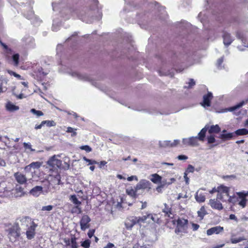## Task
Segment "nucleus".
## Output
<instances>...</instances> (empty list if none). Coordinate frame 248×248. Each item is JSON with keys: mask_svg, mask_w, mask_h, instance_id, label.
<instances>
[{"mask_svg": "<svg viewBox=\"0 0 248 248\" xmlns=\"http://www.w3.org/2000/svg\"><path fill=\"white\" fill-rule=\"evenodd\" d=\"M229 187L227 186H221L218 187L217 199L221 200L222 202H232V198L229 194Z\"/></svg>", "mask_w": 248, "mask_h": 248, "instance_id": "obj_1", "label": "nucleus"}, {"mask_svg": "<svg viewBox=\"0 0 248 248\" xmlns=\"http://www.w3.org/2000/svg\"><path fill=\"white\" fill-rule=\"evenodd\" d=\"M139 217L140 225L142 224H153L154 223H158L159 218L157 215L148 214L147 215Z\"/></svg>", "mask_w": 248, "mask_h": 248, "instance_id": "obj_2", "label": "nucleus"}, {"mask_svg": "<svg viewBox=\"0 0 248 248\" xmlns=\"http://www.w3.org/2000/svg\"><path fill=\"white\" fill-rule=\"evenodd\" d=\"M176 221L177 227L175 230V232L178 234L179 233H186L188 220L183 218H179Z\"/></svg>", "mask_w": 248, "mask_h": 248, "instance_id": "obj_3", "label": "nucleus"}, {"mask_svg": "<svg viewBox=\"0 0 248 248\" xmlns=\"http://www.w3.org/2000/svg\"><path fill=\"white\" fill-rule=\"evenodd\" d=\"M20 234V227L18 223L14 224L9 229L8 237L11 242L15 241Z\"/></svg>", "mask_w": 248, "mask_h": 248, "instance_id": "obj_4", "label": "nucleus"}, {"mask_svg": "<svg viewBox=\"0 0 248 248\" xmlns=\"http://www.w3.org/2000/svg\"><path fill=\"white\" fill-rule=\"evenodd\" d=\"M34 222L33 220L29 217H19L16 223H18L23 229H26Z\"/></svg>", "mask_w": 248, "mask_h": 248, "instance_id": "obj_5", "label": "nucleus"}, {"mask_svg": "<svg viewBox=\"0 0 248 248\" xmlns=\"http://www.w3.org/2000/svg\"><path fill=\"white\" fill-rule=\"evenodd\" d=\"M136 224L140 225L139 217L133 216L126 218L124 225L127 229L131 230L133 226Z\"/></svg>", "mask_w": 248, "mask_h": 248, "instance_id": "obj_6", "label": "nucleus"}, {"mask_svg": "<svg viewBox=\"0 0 248 248\" xmlns=\"http://www.w3.org/2000/svg\"><path fill=\"white\" fill-rule=\"evenodd\" d=\"M182 144L185 147L197 146L199 145L198 137H191L188 138H184L182 140Z\"/></svg>", "mask_w": 248, "mask_h": 248, "instance_id": "obj_7", "label": "nucleus"}, {"mask_svg": "<svg viewBox=\"0 0 248 248\" xmlns=\"http://www.w3.org/2000/svg\"><path fill=\"white\" fill-rule=\"evenodd\" d=\"M14 176L16 182L20 185H25L28 181L26 176L21 172H15ZM30 180L31 179H29V180Z\"/></svg>", "mask_w": 248, "mask_h": 248, "instance_id": "obj_8", "label": "nucleus"}, {"mask_svg": "<svg viewBox=\"0 0 248 248\" xmlns=\"http://www.w3.org/2000/svg\"><path fill=\"white\" fill-rule=\"evenodd\" d=\"M42 165V163L36 161L31 163L30 164L25 166L24 170L26 172H31V173H35V170L39 169Z\"/></svg>", "mask_w": 248, "mask_h": 248, "instance_id": "obj_9", "label": "nucleus"}, {"mask_svg": "<svg viewBox=\"0 0 248 248\" xmlns=\"http://www.w3.org/2000/svg\"><path fill=\"white\" fill-rule=\"evenodd\" d=\"M37 227V224L33 222L32 224H31L29 226L26 230V236L28 239H31L34 238L35 235V229Z\"/></svg>", "mask_w": 248, "mask_h": 248, "instance_id": "obj_10", "label": "nucleus"}, {"mask_svg": "<svg viewBox=\"0 0 248 248\" xmlns=\"http://www.w3.org/2000/svg\"><path fill=\"white\" fill-rule=\"evenodd\" d=\"M151 183L146 180H141L139 183L136 185V190H139L140 189H147L149 190L151 187Z\"/></svg>", "mask_w": 248, "mask_h": 248, "instance_id": "obj_11", "label": "nucleus"}, {"mask_svg": "<svg viewBox=\"0 0 248 248\" xmlns=\"http://www.w3.org/2000/svg\"><path fill=\"white\" fill-rule=\"evenodd\" d=\"M91 221L90 217L86 215H83L80 221L81 229L85 231L90 227L89 222Z\"/></svg>", "mask_w": 248, "mask_h": 248, "instance_id": "obj_12", "label": "nucleus"}, {"mask_svg": "<svg viewBox=\"0 0 248 248\" xmlns=\"http://www.w3.org/2000/svg\"><path fill=\"white\" fill-rule=\"evenodd\" d=\"M69 74L74 78H77L78 79L83 81H90L91 78L85 74H82L76 71H73L69 73Z\"/></svg>", "mask_w": 248, "mask_h": 248, "instance_id": "obj_13", "label": "nucleus"}, {"mask_svg": "<svg viewBox=\"0 0 248 248\" xmlns=\"http://www.w3.org/2000/svg\"><path fill=\"white\" fill-rule=\"evenodd\" d=\"M47 164L53 168H60L62 165V161L58 159L56 155H54L47 161Z\"/></svg>", "mask_w": 248, "mask_h": 248, "instance_id": "obj_14", "label": "nucleus"}, {"mask_svg": "<svg viewBox=\"0 0 248 248\" xmlns=\"http://www.w3.org/2000/svg\"><path fill=\"white\" fill-rule=\"evenodd\" d=\"M213 96L211 92H208L206 94L203 96V101L201 103V105L204 108L210 107L211 105L210 101L212 99Z\"/></svg>", "mask_w": 248, "mask_h": 248, "instance_id": "obj_15", "label": "nucleus"}, {"mask_svg": "<svg viewBox=\"0 0 248 248\" xmlns=\"http://www.w3.org/2000/svg\"><path fill=\"white\" fill-rule=\"evenodd\" d=\"M34 39L30 36H25L22 39V42L23 45L28 47H32L34 46Z\"/></svg>", "mask_w": 248, "mask_h": 248, "instance_id": "obj_16", "label": "nucleus"}, {"mask_svg": "<svg viewBox=\"0 0 248 248\" xmlns=\"http://www.w3.org/2000/svg\"><path fill=\"white\" fill-rule=\"evenodd\" d=\"M222 37L224 45L226 46H229L233 40V38L231 36L230 34L226 31L223 32Z\"/></svg>", "mask_w": 248, "mask_h": 248, "instance_id": "obj_17", "label": "nucleus"}, {"mask_svg": "<svg viewBox=\"0 0 248 248\" xmlns=\"http://www.w3.org/2000/svg\"><path fill=\"white\" fill-rule=\"evenodd\" d=\"M209 204L212 208L218 210H221L223 208L221 203L218 201L217 199H210Z\"/></svg>", "mask_w": 248, "mask_h": 248, "instance_id": "obj_18", "label": "nucleus"}, {"mask_svg": "<svg viewBox=\"0 0 248 248\" xmlns=\"http://www.w3.org/2000/svg\"><path fill=\"white\" fill-rule=\"evenodd\" d=\"M223 231V227L220 226L212 227L207 230V234L211 235L213 234H218Z\"/></svg>", "mask_w": 248, "mask_h": 248, "instance_id": "obj_19", "label": "nucleus"}, {"mask_svg": "<svg viewBox=\"0 0 248 248\" xmlns=\"http://www.w3.org/2000/svg\"><path fill=\"white\" fill-rule=\"evenodd\" d=\"M237 195L242 199L239 202V204L244 207L246 204V200L245 199V197L248 195V191L245 192L244 191L243 192H239L236 193Z\"/></svg>", "mask_w": 248, "mask_h": 248, "instance_id": "obj_20", "label": "nucleus"}, {"mask_svg": "<svg viewBox=\"0 0 248 248\" xmlns=\"http://www.w3.org/2000/svg\"><path fill=\"white\" fill-rule=\"evenodd\" d=\"M43 192V187L41 186H36L32 188L30 193L34 197L39 196Z\"/></svg>", "mask_w": 248, "mask_h": 248, "instance_id": "obj_21", "label": "nucleus"}, {"mask_svg": "<svg viewBox=\"0 0 248 248\" xmlns=\"http://www.w3.org/2000/svg\"><path fill=\"white\" fill-rule=\"evenodd\" d=\"M248 102V100L245 101H242L241 102H240L239 104L235 105L234 106H233L232 107H231L227 109H225L223 111H222V112H226L228 111H233L239 108H240L242 107L245 103H246Z\"/></svg>", "mask_w": 248, "mask_h": 248, "instance_id": "obj_22", "label": "nucleus"}, {"mask_svg": "<svg viewBox=\"0 0 248 248\" xmlns=\"http://www.w3.org/2000/svg\"><path fill=\"white\" fill-rule=\"evenodd\" d=\"M208 129V126L206 125L204 128H203L201 131L198 134V140H200L201 141H204V138L205 137L206 133Z\"/></svg>", "mask_w": 248, "mask_h": 248, "instance_id": "obj_23", "label": "nucleus"}, {"mask_svg": "<svg viewBox=\"0 0 248 248\" xmlns=\"http://www.w3.org/2000/svg\"><path fill=\"white\" fill-rule=\"evenodd\" d=\"M195 198L196 201L198 202H204L205 200V195L203 193L200 192V190H198L196 193Z\"/></svg>", "mask_w": 248, "mask_h": 248, "instance_id": "obj_24", "label": "nucleus"}, {"mask_svg": "<svg viewBox=\"0 0 248 248\" xmlns=\"http://www.w3.org/2000/svg\"><path fill=\"white\" fill-rule=\"evenodd\" d=\"M138 191V190H136V187L135 188H133L132 186H131L126 189V194L133 198H136L137 197L136 192Z\"/></svg>", "mask_w": 248, "mask_h": 248, "instance_id": "obj_25", "label": "nucleus"}, {"mask_svg": "<svg viewBox=\"0 0 248 248\" xmlns=\"http://www.w3.org/2000/svg\"><path fill=\"white\" fill-rule=\"evenodd\" d=\"M208 132L210 134L212 133H218L220 131V128L218 124L212 125L208 129Z\"/></svg>", "mask_w": 248, "mask_h": 248, "instance_id": "obj_26", "label": "nucleus"}, {"mask_svg": "<svg viewBox=\"0 0 248 248\" xmlns=\"http://www.w3.org/2000/svg\"><path fill=\"white\" fill-rule=\"evenodd\" d=\"M151 181L155 184H158L161 182L162 177L156 173L153 174L151 175Z\"/></svg>", "mask_w": 248, "mask_h": 248, "instance_id": "obj_27", "label": "nucleus"}, {"mask_svg": "<svg viewBox=\"0 0 248 248\" xmlns=\"http://www.w3.org/2000/svg\"><path fill=\"white\" fill-rule=\"evenodd\" d=\"M6 107L7 109L10 111H14L19 109V107L18 106H16L10 102H8L6 104Z\"/></svg>", "mask_w": 248, "mask_h": 248, "instance_id": "obj_28", "label": "nucleus"}, {"mask_svg": "<svg viewBox=\"0 0 248 248\" xmlns=\"http://www.w3.org/2000/svg\"><path fill=\"white\" fill-rule=\"evenodd\" d=\"M198 216L200 217L201 220H202L204 217L207 214V213L204 206H202L200 209L197 212Z\"/></svg>", "mask_w": 248, "mask_h": 248, "instance_id": "obj_29", "label": "nucleus"}, {"mask_svg": "<svg viewBox=\"0 0 248 248\" xmlns=\"http://www.w3.org/2000/svg\"><path fill=\"white\" fill-rule=\"evenodd\" d=\"M15 191L16 193L15 195L16 197H22L24 195V188L21 186L16 187Z\"/></svg>", "mask_w": 248, "mask_h": 248, "instance_id": "obj_30", "label": "nucleus"}, {"mask_svg": "<svg viewBox=\"0 0 248 248\" xmlns=\"http://www.w3.org/2000/svg\"><path fill=\"white\" fill-rule=\"evenodd\" d=\"M171 141L170 140H164V141H159V145L160 147H171Z\"/></svg>", "mask_w": 248, "mask_h": 248, "instance_id": "obj_31", "label": "nucleus"}, {"mask_svg": "<svg viewBox=\"0 0 248 248\" xmlns=\"http://www.w3.org/2000/svg\"><path fill=\"white\" fill-rule=\"evenodd\" d=\"M233 137V133H227V134H224V133H222L220 136H219V138L225 140H230V139H231Z\"/></svg>", "mask_w": 248, "mask_h": 248, "instance_id": "obj_32", "label": "nucleus"}, {"mask_svg": "<svg viewBox=\"0 0 248 248\" xmlns=\"http://www.w3.org/2000/svg\"><path fill=\"white\" fill-rule=\"evenodd\" d=\"M235 134L237 136L248 134V130L246 128L239 129L235 131Z\"/></svg>", "mask_w": 248, "mask_h": 248, "instance_id": "obj_33", "label": "nucleus"}, {"mask_svg": "<svg viewBox=\"0 0 248 248\" xmlns=\"http://www.w3.org/2000/svg\"><path fill=\"white\" fill-rule=\"evenodd\" d=\"M70 200L71 202L74 203L76 206H79L81 204V202L78 200L76 195H71L70 198Z\"/></svg>", "mask_w": 248, "mask_h": 248, "instance_id": "obj_34", "label": "nucleus"}, {"mask_svg": "<svg viewBox=\"0 0 248 248\" xmlns=\"http://www.w3.org/2000/svg\"><path fill=\"white\" fill-rule=\"evenodd\" d=\"M30 111L33 114L36 116L37 117H39L44 115V113H43L42 111H41L40 110H37L35 109V108H31V109Z\"/></svg>", "mask_w": 248, "mask_h": 248, "instance_id": "obj_35", "label": "nucleus"}, {"mask_svg": "<svg viewBox=\"0 0 248 248\" xmlns=\"http://www.w3.org/2000/svg\"><path fill=\"white\" fill-rule=\"evenodd\" d=\"M44 125L46 124L47 127L55 126L56 123L54 121L45 120L43 121Z\"/></svg>", "mask_w": 248, "mask_h": 248, "instance_id": "obj_36", "label": "nucleus"}, {"mask_svg": "<svg viewBox=\"0 0 248 248\" xmlns=\"http://www.w3.org/2000/svg\"><path fill=\"white\" fill-rule=\"evenodd\" d=\"M7 82L2 81L0 84V93H4L7 90Z\"/></svg>", "mask_w": 248, "mask_h": 248, "instance_id": "obj_37", "label": "nucleus"}, {"mask_svg": "<svg viewBox=\"0 0 248 248\" xmlns=\"http://www.w3.org/2000/svg\"><path fill=\"white\" fill-rule=\"evenodd\" d=\"M246 239V238L244 237H240L238 238H231V241L232 244H236Z\"/></svg>", "mask_w": 248, "mask_h": 248, "instance_id": "obj_38", "label": "nucleus"}, {"mask_svg": "<svg viewBox=\"0 0 248 248\" xmlns=\"http://www.w3.org/2000/svg\"><path fill=\"white\" fill-rule=\"evenodd\" d=\"M76 129H74L73 128L71 127H68L67 128L66 132L67 133H71V136L72 137H75L77 135V133L76 132Z\"/></svg>", "mask_w": 248, "mask_h": 248, "instance_id": "obj_39", "label": "nucleus"}, {"mask_svg": "<svg viewBox=\"0 0 248 248\" xmlns=\"http://www.w3.org/2000/svg\"><path fill=\"white\" fill-rule=\"evenodd\" d=\"M19 55L18 54H15L13 56V60L14 62L15 65L17 66L19 62Z\"/></svg>", "mask_w": 248, "mask_h": 248, "instance_id": "obj_40", "label": "nucleus"}, {"mask_svg": "<svg viewBox=\"0 0 248 248\" xmlns=\"http://www.w3.org/2000/svg\"><path fill=\"white\" fill-rule=\"evenodd\" d=\"M53 206L51 205H49L47 206H44L42 207L41 210L43 211H50L53 209Z\"/></svg>", "mask_w": 248, "mask_h": 248, "instance_id": "obj_41", "label": "nucleus"}, {"mask_svg": "<svg viewBox=\"0 0 248 248\" xmlns=\"http://www.w3.org/2000/svg\"><path fill=\"white\" fill-rule=\"evenodd\" d=\"M194 170H195V168H194V166H193L191 165H188V167L185 172H186V174H187L188 173H190V172L192 173L194 171Z\"/></svg>", "mask_w": 248, "mask_h": 248, "instance_id": "obj_42", "label": "nucleus"}, {"mask_svg": "<svg viewBox=\"0 0 248 248\" xmlns=\"http://www.w3.org/2000/svg\"><path fill=\"white\" fill-rule=\"evenodd\" d=\"M81 246L84 248H89L90 246V241L89 240H86L83 241Z\"/></svg>", "mask_w": 248, "mask_h": 248, "instance_id": "obj_43", "label": "nucleus"}, {"mask_svg": "<svg viewBox=\"0 0 248 248\" xmlns=\"http://www.w3.org/2000/svg\"><path fill=\"white\" fill-rule=\"evenodd\" d=\"M83 159L86 162H88V165L95 164L97 163L96 161L88 159L86 157H83Z\"/></svg>", "mask_w": 248, "mask_h": 248, "instance_id": "obj_44", "label": "nucleus"}, {"mask_svg": "<svg viewBox=\"0 0 248 248\" xmlns=\"http://www.w3.org/2000/svg\"><path fill=\"white\" fill-rule=\"evenodd\" d=\"M56 26L59 27V24H58L56 20H54L52 27V30L53 31H56L58 30L59 28H56Z\"/></svg>", "mask_w": 248, "mask_h": 248, "instance_id": "obj_45", "label": "nucleus"}, {"mask_svg": "<svg viewBox=\"0 0 248 248\" xmlns=\"http://www.w3.org/2000/svg\"><path fill=\"white\" fill-rule=\"evenodd\" d=\"M80 149L85 150L87 152H90L92 151V148L88 145H84L80 147Z\"/></svg>", "mask_w": 248, "mask_h": 248, "instance_id": "obj_46", "label": "nucleus"}, {"mask_svg": "<svg viewBox=\"0 0 248 248\" xmlns=\"http://www.w3.org/2000/svg\"><path fill=\"white\" fill-rule=\"evenodd\" d=\"M72 212L80 214L81 212V210L80 208L79 207V206H76L75 207L73 208Z\"/></svg>", "mask_w": 248, "mask_h": 248, "instance_id": "obj_47", "label": "nucleus"}, {"mask_svg": "<svg viewBox=\"0 0 248 248\" xmlns=\"http://www.w3.org/2000/svg\"><path fill=\"white\" fill-rule=\"evenodd\" d=\"M195 85V82L193 79H190L188 82V86H186V88H191L193 86Z\"/></svg>", "mask_w": 248, "mask_h": 248, "instance_id": "obj_48", "label": "nucleus"}, {"mask_svg": "<svg viewBox=\"0 0 248 248\" xmlns=\"http://www.w3.org/2000/svg\"><path fill=\"white\" fill-rule=\"evenodd\" d=\"M208 143H213L215 142V139L213 136H210L207 138Z\"/></svg>", "mask_w": 248, "mask_h": 248, "instance_id": "obj_49", "label": "nucleus"}, {"mask_svg": "<svg viewBox=\"0 0 248 248\" xmlns=\"http://www.w3.org/2000/svg\"><path fill=\"white\" fill-rule=\"evenodd\" d=\"M23 145H24V148H25L26 149H30V150H31L32 151L35 150L32 149L31 148V144L30 143L24 142L23 143Z\"/></svg>", "mask_w": 248, "mask_h": 248, "instance_id": "obj_50", "label": "nucleus"}, {"mask_svg": "<svg viewBox=\"0 0 248 248\" xmlns=\"http://www.w3.org/2000/svg\"><path fill=\"white\" fill-rule=\"evenodd\" d=\"M223 61V58L222 57L219 58L217 60V67L218 68H221V64L222 63Z\"/></svg>", "mask_w": 248, "mask_h": 248, "instance_id": "obj_51", "label": "nucleus"}, {"mask_svg": "<svg viewBox=\"0 0 248 248\" xmlns=\"http://www.w3.org/2000/svg\"><path fill=\"white\" fill-rule=\"evenodd\" d=\"M8 73L10 75H13L14 76V77L17 78H21V76L16 74V73L12 71H11V70H8Z\"/></svg>", "mask_w": 248, "mask_h": 248, "instance_id": "obj_52", "label": "nucleus"}, {"mask_svg": "<svg viewBox=\"0 0 248 248\" xmlns=\"http://www.w3.org/2000/svg\"><path fill=\"white\" fill-rule=\"evenodd\" d=\"M177 158L179 160H186L188 159V157L186 155H179L177 157Z\"/></svg>", "mask_w": 248, "mask_h": 248, "instance_id": "obj_53", "label": "nucleus"}, {"mask_svg": "<svg viewBox=\"0 0 248 248\" xmlns=\"http://www.w3.org/2000/svg\"><path fill=\"white\" fill-rule=\"evenodd\" d=\"M180 143V140H174L173 141H171V147H176Z\"/></svg>", "mask_w": 248, "mask_h": 248, "instance_id": "obj_54", "label": "nucleus"}, {"mask_svg": "<svg viewBox=\"0 0 248 248\" xmlns=\"http://www.w3.org/2000/svg\"><path fill=\"white\" fill-rule=\"evenodd\" d=\"M200 227L199 225L197 224H195L194 223H192V229L193 231H197Z\"/></svg>", "mask_w": 248, "mask_h": 248, "instance_id": "obj_55", "label": "nucleus"}, {"mask_svg": "<svg viewBox=\"0 0 248 248\" xmlns=\"http://www.w3.org/2000/svg\"><path fill=\"white\" fill-rule=\"evenodd\" d=\"M54 181H56V185H60V176L59 175H56L54 177Z\"/></svg>", "mask_w": 248, "mask_h": 248, "instance_id": "obj_56", "label": "nucleus"}, {"mask_svg": "<svg viewBox=\"0 0 248 248\" xmlns=\"http://www.w3.org/2000/svg\"><path fill=\"white\" fill-rule=\"evenodd\" d=\"M127 180L128 181H133V180H135L136 181H138V177L136 176H135V175H133V176H131L130 177H128L127 178Z\"/></svg>", "mask_w": 248, "mask_h": 248, "instance_id": "obj_57", "label": "nucleus"}, {"mask_svg": "<svg viewBox=\"0 0 248 248\" xmlns=\"http://www.w3.org/2000/svg\"><path fill=\"white\" fill-rule=\"evenodd\" d=\"M71 245L72 248H77V245L75 239H72L71 240Z\"/></svg>", "mask_w": 248, "mask_h": 248, "instance_id": "obj_58", "label": "nucleus"}, {"mask_svg": "<svg viewBox=\"0 0 248 248\" xmlns=\"http://www.w3.org/2000/svg\"><path fill=\"white\" fill-rule=\"evenodd\" d=\"M229 218L231 220H235L236 222H237L238 221L236 217L234 214L230 215L229 216Z\"/></svg>", "mask_w": 248, "mask_h": 248, "instance_id": "obj_59", "label": "nucleus"}, {"mask_svg": "<svg viewBox=\"0 0 248 248\" xmlns=\"http://www.w3.org/2000/svg\"><path fill=\"white\" fill-rule=\"evenodd\" d=\"M94 230H90L88 232V235L89 238H91L94 234Z\"/></svg>", "mask_w": 248, "mask_h": 248, "instance_id": "obj_60", "label": "nucleus"}, {"mask_svg": "<svg viewBox=\"0 0 248 248\" xmlns=\"http://www.w3.org/2000/svg\"><path fill=\"white\" fill-rule=\"evenodd\" d=\"M115 248V246L111 243H108L104 248Z\"/></svg>", "mask_w": 248, "mask_h": 248, "instance_id": "obj_61", "label": "nucleus"}, {"mask_svg": "<svg viewBox=\"0 0 248 248\" xmlns=\"http://www.w3.org/2000/svg\"><path fill=\"white\" fill-rule=\"evenodd\" d=\"M43 126H44V124H43V121H42L40 124H39V125H37V124L35 125L34 128L36 130L40 129H41L43 127Z\"/></svg>", "mask_w": 248, "mask_h": 248, "instance_id": "obj_62", "label": "nucleus"}, {"mask_svg": "<svg viewBox=\"0 0 248 248\" xmlns=\"http://www.w3.org/2000/svg\"><path fill=\"white\" fill-rule=\"evenodd\" d=\"M187 174H186V172H185L184 177V179H185L186 184H188L189 178L187 177Z\"/></svg>", "mask_w": 248, "mask_h": 248, "instance_id": "obj_63", "label": "nucleus"}, {"mask_svg": "<svg viewBox=\"0 0 248 248\" xmlns=\"http://www.w3.org/2000/svg\"><path fill=\"white\" fill-rule=\"evenodd\" d=\"M164 212L169 217H170V214H171L170 212L168 209H165L164 210Z\"/></svg>", "mask_w": 248, "mask_h": 248, "instance_id": "obj_64", "label": "nucleus"}]
</instances>
